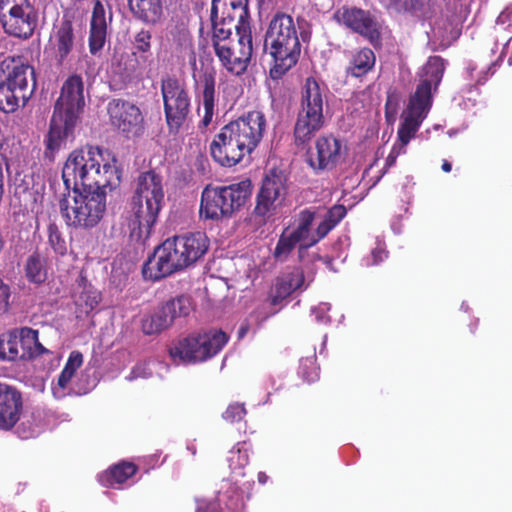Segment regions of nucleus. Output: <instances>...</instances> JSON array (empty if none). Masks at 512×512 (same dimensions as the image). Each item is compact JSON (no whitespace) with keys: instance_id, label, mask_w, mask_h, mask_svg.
<instances>
[{"instance_id":"obj_49","label":"nucleus","mask_w":512,"mask_h":512,"mask_svg":"<svg viewBox=\"0 0 512 512\" xmlns=\"http://www.w3.org/2000/svg\"><path fill=\"white\" fill-rule=\"evenodd\" d=\"M196 512H222L217 500H200Z\"/></svg>"},{"instance_id":"obj_33","label":"nucleus","mask_w":512,"mask_h":512,"mask_svg":"<svg viewBox=\"0 0 512 512\" xmlns=\"http://www.w3.org/2000/svg\"><path fill=\"white\" fill-rule=\"evenodd\" d=\"M228 463L231 469L232 480L237 482L238 477L245 476L244 467L248 464V453L239 444L229 451Z\"/></svg>"},{"instance_id":"obj_52","label":"nucleus","mask_w":512,"mask_h":512,"mask_svg":"<svg viewBox=\"0 0 512 512\" xmlns=\"http://www.w3.org/2000/svg\"><path fill=\"white\" fill-rule=\"evenodd\" d=\"M389 8L398 13L407 12V0H390Z\"/></svg>"},{"instance_id":"obj_42","label":"nucleus","mask_w":512,"mask_h":512,"mask_svg":"<svg viewBox=\"0 0 512 512\" xmlns=\"http://www.w3.org/2000/svg\"><path fill=\"white\" fill-rule=\"evenodd\" d=\"M124 73L126 77H138L142 74L139 61L135 53L127 56V61L124 67Z\"/></svg>"},{"instance_id":"obj_37","label":"nucleus","mask_w":512,"mask_h":512,"mask_svg":"<svg viewBox=\"0 0 512 512\" xmlns=\"http://www.w3.org/2000/svg\"><path fill=\"white\" fill-rule=\"evenodd\" d=\"M299 374L307 382H313L318 378L317 368L315 367V357L301 359Z\"/></svg>"},{"instance_id":"obj_29","label":"nucleus","mask_w":512,"mask_h":512,"mask_svg":"<svg viewBox=\"0 0 512 512\" xmlns=\"http://www.w3.org/2000/svg\"><path fill=\"white\" fill-rule=\"evenodd\" d=\"M315 218V213L309 209L302 210L297 217V226L293 230L288 229V233L293 236L296 241L301 243L300 247L306 243H308L311 239V236L314 233H311V226L313 224Z\"/></svg>"},{"instance_id":"obj_46","label":"nucleus","mask_w":512,"mask_h":512,"mask_svg":"<svg viewBox=\"0 0 512 512\" xmlns=\"http://www.w3.org/2000/svg\"><path fill=\"white\" fill-rule=\"evenodd\" d=\"M329 310V303H320L317 307L312 309V313L315 315V320L318 323L327 324L330 322V317L327 315Z\"/></svg>"},{"instance_id":"obj_19","label":"nucleus","mask_w":512,"mask_h":512,"mask_svg":"<svg viewBox=\"0 0 512 512\" xmlns=\"http://www.w3.org/2000/svg\"><path fill=\"white\" fill-rule=\"evenodd\" d=\"M342 159V144L332 135L321 136L316 140L315 153H311L308 163L315 171L332 170Z\"/></svg>"},{"instance_id":"obj_27","label":"nucleus","mask_w":512,"mask_h":512,"mask_svg":"<svg viewBox=\"0 0 512 512\" xmlns=\"http://www.w3.org/2000/svg\"><path fill=\"white\" fill-rule=\"evenodd\" d=\"M215 74L212 72L205 73L202 80V102L204 109V116L201 123L204 127H207L213 118L214 107H215Z\"/></svg>"},{"instance_id":"obj_61","label":"nucleus","mask_w":512,"mask_h":512,"mask_svg":"<svg viewBox=\"0 0 512 512\" xmlns=\"http://www.w3.org/2000/svg\"><path fill=\"white\" fill-rule=\"evenodd\" d=\"M276 312H277V310L272 311L270 314L264 316L262 320L266 319L267 317H269L272 314H275Z\"/></svg>"},{"instance_id":"obj_6","label":"nucleus","mask_w":512,"mask_h":512,"mask_svg":"<svg viewBox=\"0 0 512 512\" xmlns=\"http://www.w3.org/2000/svg\"><path fill=\"white\" fill-rule=\"evenodd\" d=\"M445 70L444 60L439 56L430 57L422 69L420 83L410 97L404 120L398 130L402 146L414 137L432 104V88L437 89Z\"/></svg>"},{"instance_id":"obj_22","label":"nucleus","mask_w":512,"mask_h":512,"mask_svg":"<svg viewBox=\"0 0 512 512\" xmlns=\"http://www.w3.org/2000/svg\"><path fill=\"white\" fill-rule=\"evenodd\" d=\"M107 21L105 9L100 0L94 3L89 31V51L92 55H97L104 47L107 40Z\"/></svg>"},{"instance_id":"obj_14","label":"nucleus","mask_w":512,"mask_h":512,"mask_svg":"<svg viewBox=\"0 0 512 512\" xmlns=\"http://www.w3.org/2000/svg\"><path fill=\"white\" fill-rule=\"evenodd\" d=\"M0 23L7 34L30 38L38 24L33 0H0Z\"/></svg>"},{"instance_id":"obj_20","label":"nucleus","mask_w":512,"mask_h":512,"mask_svg":"<svg viewBox=\"0 0 512 512\" xmlns=\"http://www.w3.org/2000/svg\"><path fill=\"white\" fill-rule=\"evenodd\" d=\"M339 20L348 28L367 38L371 43L379 40V24L370 14L359 8H344L338 12Z\"/></svg>"},{"instance_id":"obj_35","label":"nucleus","mask_w":512,"mask_h":512,"mask_svg":"<svg viewBox=\"0 0 512 512\" xmlns=\"http://www.w3.org/2000/svg\"><path fill=\"white\" fill-rule=\"evenodd\" d=\"M297 244L301 245L299 241H296V239L288 233V229H285L274 249L273 255L275 259L278 261H285Z\"/></svg>"},{"instance_id":"obj_21","label":"nucleus","mask_w":512,"mask_h":512,"mask_svg":"<svg viewBox=\"0 0 512 512\" xmlns=\"http://www.w3.org/2000/svg\"><path fill=\"white\" fill-rule=\"evenodd\" d=\"M21 396L13 388L0 383V428L9 429L19 420Z\"/></svg>"},{"instance_id":"obj_47","label":"nucleus","mask_w":512,"mask_h":512,"mask_svg":"<svg viewBox=\"0 0 512 512\" xmlns=\"http://www.w3.org/2000/svg\"><path fill=\"white\" fill-rule=\"evenodd\" d=\"M10 296V287L0 279V313L8 311Z\"/></svg>"},{"instance_id":"obj_39","label":"nucleus","mask_w":512,"mask_h":512,"mask_svg":"<svg viewBox=\"0 0 512 512\" xmlns=\"http://www.w3.org/2000/svg\"><path fill=\"white\" fill-rule=\"evenodd\" d=\"M246 415L244 404L234 403L230 404L226 411L223 413V418L231 423L238 422Z\"/></svg>"},{"instance_id":"obj_53","label":"nucleus","mask_w":512,"mask_h":512,"mask_svg":"<svg viewBox=\"0 0 512 512\" xmlns=\"http://www.w3.org/2000/svg\"><path fill=\"white\" fill-rule=\"evenodd\" d=\"M41 431V428L39 427V425H35L34 427L30 428L29 431H20L19 430V434L22 438H31V437H35L37 436Z\"/></svg>"},{"instance_id":"obj_41","label":"nucleus","mask_w":512,"mask_h":512,"mask_svg":"<svg viewBox=\"0 0 512 512\" xmlns=\"http://www.w3.org/2000/svg\"><path fill=\"white\" fill-rule=\"evenodd\" d=\"M387 258V252L384 247L378 243L377 246L371 251L369 257L364 258L363 262L365 266L377 265Z\"/></svg>"},{"instance_id":"obj_2","label":"nucleus","mask_w":512,"mask_h":512,"mask_svg":"<svg viewBox=\"0 0 512 512\" xmlns=\"http://www.w3.org/2000/svg\"><path fill=\"white\" fill-rule=\"evenodd\" d=\"M62 179L66 190H112L120 184L121 174L114 158H105L99 147H86L69 155Z\"/></svg>"},{"instance_id":"obj_59","label":"nucleus","mask_w":512,"mask_h":512,"mask_svg":"<svg viewBox=\"0 0 512 512\" xmlns=\"http://www.w3.org/2000/svg\"><path fill=\"white\" fill-rule=\"evenodd\" d=\"M0 184H1V197L3 196V167L2 162H0Z\"/></svg>"},{"instance_id":"obj_56","label":"nucleus","mask_w":512,"mask_h":512,"mask_svg":"<svg viewBox=\"0 0 512 512\" xmlns=\"http://www.w3.org/2000/svg\"><path fill=\"white\" fill-rule=\"evenodd\" d=\"M247 330H248L247 326L242 325V326L240 327L239 331H238V337H239V338H243V337H244V335L247 333Z\"/></svg>"},{"instance_id":"obj_10","label":"nucleus","mask_w":512,"mask_h":512,"mask_svg":"<svg viewBox=\"0 0 512 512\" xmlns=\"http://www.w3.org/2000/svg\"><path fill=\"white\" fill-rule=\"evenodd\" d=\"M5 80L0 83V110L12 113L25 106L34 93L36 79L34 68L20 60L2 62Z\"/></svg>"},{"instance_id":"obj_54","label":"nucleus","mask_w":512,"mask_h":512,"mask_svg":"<svg viewBox=\"0 0 512 512\" xmlns=\"http://www.w3.org/2000/svg\"><path fill=\"white\" fill-rule=\"evenodd\" d=\"M396 157H397V154H394V152L392 151L388 157L386 158V165L387 166H391L395 163L396 161Z\"/></svg>"},{"instance_id":"obj_24","label":"nucleus","mask_w":512,"mask_h":512,"mask_svg":"<svg viewBox=\"0 0 512 512\" xmlns=\"http://www.w3.org/2000/svg\"><path fill=\"white\" fill-rule=\"evenodd\" d=\"M74 48V33L71 22L64 21L55 33L53 40L54 60L63 66Z\"/></svg>"},{"instance_id":"obj_30","label":"nucleus","mask_w":512,"mask_h":512,"mask_svg":"<svg viewBox=\"0 0 512 512\" xmlns=\"http://www.w3.org/2000/svg\"><path fill=\"white\" fill-rule=\"evenodd\" d=\"M19 337H17V329L12 330L0 336V360L16 361L22 360V350L18 349Z\"/></svg>"},{"instance_id":"obj_48","label":"nucleus","mask_w":512,"mask_h":512,"mask_svg":"<svg viewBox=\"0 0 512 512\" xmlns=\"http://www.w3.org/2000/svg\"><path fill=\"white\" fill-rule=\"evenodd\" d=\"M83 363V355L78 351H72L70 356L64 366V369L70 371L72 374H75L76 370Z\"/></svg>"},{"instance_id":"obj_38","label":"nucleus","mask_w":512,"mask_h":512,"mask_svg":"<svg viewBox=\"0 0 512 512\" xmlns=\"http://www.w3.org/2000/svg\"><path fill=\"white\" fill-rule=\"evenodd\" d=\"M334 227L335 226L332 225V223L328 222L327 218L324 217V219L317 226L314 235L311 236L310 241L308 243L302 245L299 248V250L302 251L303 249H306L310 246L315 245L321 239H323Z\"/></svg>"},{"instance_id":"obj_9","label":"nucleus","mask_w":512,"mask_h":512,"mask_svg":"<svg viewBox=\"0 0 512 512\" xmlns=\"http://www.w3.org/2000/svg\"><path fill=\"white\" fill-rule=\"evenodd\" d=\"M326 89L314 78H307L302 88L300 110L294 126L296 145L307 144L324 126Z\"/></svg>"},{"instance_id":"obj_3","label":"nucleus","mask_w":512,"mask_h":512,"mask_svg":"<svg viewBox=\"0 0 512 512\" xmlns=\"http://www.w3.org/2000/svg\"><path fill=\"white\" fill-rule=\"evenodd\" d=\"M164 205L162 177L154 171L141 173L136 188L123 214V228L131 241L144 244Z\"/></svg>"},{"instance_id":"obj_55","label":"nucleus","mask_w":512,"mask_h":512,"mask_svg":"<svg viewBox=\"0 0 512 512\" xmlns=\"http://www.w3.org/2000/svg\"><path fill=\"white\" fill-rule=\"evenodd\" d=\"M451 169H452V165H451V163H449L448 161H446V160H445V161L443 162V164H442V170H443L444 172H450V171H451Z\"/></svg>"},{"instance_id":"obj_51","label":"nucleus","mask_w":512,"mask_h":512,"mask_svg":"<svg viewBox=\"0 0 512 512\" xmlns=\"http://www.w3.org/2000/svg\"><path fill=\"white\" fill-rule=\"evenodd\" d=\"M74 374H72L70 371L63 368L62 372L60 373L57 381V385L60 389H65L69 382L71 381Z\"/></svg>"},{"instance_id":"obj_45","label":"nucleus","mask_w":512,"mask_h":512,"mask_svg":"<svg viewBox=\"0 0 512 512\" xmlns=\"http://www.w3.org/2000/svg\"><path fill=\"white\" fill-rule=\"evenodd\" d=\"M152 375V372L151 370L149 369L148 367V364L143 362V363H139L137 364L133 369L132 371L130 372V374L126 377V379L128 381H132V380H135L137 378H148Z\"/></svg>"},{"instance_id":"obj_60","label":"nucleus","mask_w":512,"mask_h":512,"mask_svg":"<svg viewBox=\"0 0 512 512\" xmlns=\"http://www.w3.org/2000/svg\"><path fill=\"white\" fill-rule=\"evenodd\" d=\"M260 7L268 4L271 0H257Z\"/></svg>"},{"instance_id":"obj_50","label":"nucleus","mask_w":512,"mask_h":512,"mask_svg":"<svg viewBox=\"0 0 512 512\" xmlns=\"http://www.w3.org/2000/svg\"><path fill=\"white\" fill-rule=\"evenodd\" d=\"M430 0H407V12L417 14L423 12Z\"/></svg>"},{"instance_id":"obj_34","label":"nucleus","mask_w":512,"mask_h":512,"mask_svg":"<svg viewBox=\"0 0 512 512\" xmlns=\"http://www.w3.org/2000/svg\"><path fill=\"white\" fill-rule=\"evenodd\" d=\"M170 326V319H167L162 308L154 314L144 317L142 320V331L146 335L158 334Z\"/></svg>"},{"instance_id":"obj_13","label":"nucleus","mask_w":512,"mask_h":512,"mask_svg":"<svg viewBox=\"0 0 512 512\" xmlns=\"http://www.w3.org/2000/svg\"><path fill=\"white\" fill-rule=\"evenodd\" d=\"M227 341L228 336L223 331H209L183 339L170 348L169 354L176 364L205 361L217 354Z\"/></svg>"},{"instance_id":"obj_40","label":"nucleus","mask_w":512,"mask_h":512,"mask_svg":"<svg viewBox=\"0 0 512 512\" xmlns=\"http://www.w3.org/2000/svg\"><path fill=\"white\" fill-rule=\"evenodd\" d=\"M151 33L148 30L142 29L134 38V47L139 52H148L151 48Z\"/></svg>"},{"instance_id":"obj_4","label":"nucleus","mask_w":512,"mask_h":512,"mask_svg":"<svg viewBox=\"0 0 512 512\" xmlns=\"http://www.w3.org/2000/svg\"><path fill=\"white\" fill-rule=\"evenodd\" d=\"M209 239L203 232L166 239L148 258L142 272L145 278L159 280L194 265L208 251Z\"/></svg>"},{"instance_id":"obj_16","label":"nucleus","mask_w":512,"mask_h":512,"mask_svg":"<svg viewBox=\"0 0 512 512\" xmlns=\"http://www.w3.org/2000/svg\"><path fill=\"white\" fill-rule=\"evenodd\" d=\"M213 48L223 67L235 75H241L246 71L252 56V37L250 32L244 31L241 34L239 30V38L235 46H231L230 42L221 45L215 43Z\"/></svg>"},{"instance_id":"obj_63","label":"nucleus","mask_w":512,"mask_h":512,"mask_svg":"<svg viewBox=\"0 0 512 512\" xmlns=\"http://www.w3.org/2000/svg\"><path fill=\"white\" fill-rule=\"evenodd\" d=\"M143 209H146V203L143 202Z\"/></svg>"},{"instance_id":"obj_28","label":"nucleus","mask_w":512,"mask_h":512,"mask_svg":"<svg viewBox=\"0 0 512 512\" xmlns=\"http://www.w3.org/2000/svg\"><path fill=\"white\" fill-rule=\"evenodd\" d=\"M374 64V52L369 48H363L353 53L348 71L354 77H361L370 71Z\"/></svg>"},{"instance_id":"obj_44","label":"nucleus","mask_w":512,"mask_h":512,"mask_svg":"<svg viewBox=\"0 0 512 512\" xmlns=\"http://www.w3.org/2000/svg\"><path fill=\"white\" fill-rule=\"evenodd\" d=\"M49 242L54 250L59 254H64L66 251L65 241L62 239L60 233L56 228H49Z\"/></svg>"},{"instance_id":"obj_1","label":"nucleus","mask_w":512,"mask_h":512,"mask_svg":"<svg viewBox=\"0 0 512 512\" xmlns=\"http://www.w3.org/2000/svg\"><path fill=\"white\" fill-rule=\"evenodd\" d=\"M266 125L265 115L258 110L229 122L210 144L212 158L221 166H235L260 144Z\"/></svg>"},{"instance_id":"obj_5","label":"nucleus","mask_w":512,"mask_h":512,"mask_svg":"<svg viewBox=\"0 0 512 512\" xmlns=\"http://www.w3.org/2000/svg\"><path fill=\"white\" fill-rule=\"evenodd\" d=\"M84 107L83 82L80 76L73 75L63 84L50 122V129L45 140L46 153L53 156L66 147L74 138V128Z\"/></svg>"},{"instance_id":"obj_11","label":"nucleus","mask_w":512,"mask_h":512,"mask_svg":"<svg viewBox=\"0 0 512 512\" xmlns=\"http://www.w3.org/2000/svg\"><path fill=\"white\" fill-rule=\"evenodd\" d=\"M251 195V182L244 180L227 186L206 187L201 196L200 216L219 220L240 210Z\"/></svg>"},{"instance_id":"obj_8","label":"nucleus","mask_w":512,"mask_h":512,"mask_svg":"<svg viewBox=\"0 0 512 512\" xmlns=\"http://www.w3.org/2000/svg\"><path fill=\"white\" fill-rule=\"evenodd\" d=\"M59 201L62 218L67 226L91 229L98 225L106 212L107 190H67Z\"/></svg>"},{"instance_id":"obj_31","label":"nucleus","mask_w":512,"mask_h":512,"mask_svg":"<svg viewBox=\"0 0 512 512\" xmlns=\"http://www.w3.org/2000/svg\"><path fill=\"white\" fill-rule=\"evenodd\" d=\"M161 308L167 319H170V325H172L177 318L186 317L190 314L192 302L190 297L181 295L167 301Z\"/></svg>"},{"instance_id":"obj_25","label":"nucleus","mask_w":512,"mask_h":512,"mask_svg":"<svg viewBox=\"0 0 512 512\" xmlns=\"http://www.w3.org/2000/svg\"><path fill=\"white\" fill-rule=\"evenodd\" d=\"M17 337H19V346H21L23 358L22 360L32 359L42 354L48 353V350L39 342L38 331L29 327L17 329Z\"/></svg>"},{"instance_id":"obj_32","label":"nucleus","mask_w":512,"mask_h":512,"mask_svg":"<svg viewBox=\"0 0 512 512\" xmlns=\"http://www.w3.org/2000/svg\"><path fill=\"white\" fill-rule=\"evenodd\" d=\"M26 277L30 282L41 284L47 279L46 259L40 254L30 255L25 264Z\"/></svg>"},{"instance_id":"obj_57","label":"nucleus","mask_w":512,"mask_h":512,"mask_svg":"<svg viewBox=\"0 0 512 512\" xmlns=\"http://www.w3.org/2000/svg\"><path fill=\"white\" fill-rule=\"evenodd\" d=\"M99 302V296L98 295H94L93 298L91 299V301L88 303L90 308L92 309L95 305H97Z\"/></svg>"},{"instance_id":"obj_7","label":"nucleus","mask_w":512,"mask_h":512,"mask_svg":"<svg viewBox=\"0 0 512 512\" xmlns=\"http://www.w3.org/2000/svg\"><path fill=\"white\" fill-rule=\"evenodd\" d=\"M264 46L274 60L270 70L272 78H280L297 63L301 45L291 16H274L266 32Z\"/></svg>"},{"instance_id":"obj_17","label":"nucleus","mask_w":512,"mask_h":512,"mask_svg":"<svg viewBox=\"0 0 512 512\" xmlns=\"http://www.w3.org/2000/svg\"><path fill=\"white\" fill-rule=\"evenodd\" d=\"M107 111L113 127L128 137L140 136L144 132V115L134 103L124 99H113Z\"/></svg>"},{"instance_id":"obj_58","label":"nucleus","mask_w":512,"mask_h":512,"mask_svg":"<svg viewBox=\"0 0 512 512\" xmlns=\"http://www.w3.org/2000/svg\"><path fill=\"white\" fill-rule=\"evenodd\" d=\"M267 478H268V477H267V475H266L265 473H263V472H260V473L258 474V481H259L260 483H262V484L266 483Z\"/></svg>"},{"instance_id":"obj_26","label":"nucleus","mask_w":512,"mask_h":512,"mask_svg":"<svg viewBox=\"0 0 512 512\" xmlns=\"http://www.w3.org/2000/svg\"><path fill=\"white\" fill-rule=\"evenodd\" d=\"M133 15L146 23H156L162 15L161 0H128Z\"/></svg>"},{"instance_id":"obj_62","label":"nucleus","mask_w":512,"mask_h":512,"mask_svg":"<svg viewBox=\"0 0 512 512\" xmlns=\"http://www.w3.org/2000/svg\"><path fill=\"white\" fill-rule=\"evenodd\" d=\"M25 425L24 422L21 423L20 427L18 429H20L21 427H23Z\"/></svg>"},{"instance_id":"obj_18","label":"nucleus","mask_w":512,"mask_h":512,"mask_svg":"<svg viewBox=\"0 0 512 512\" xmlns=\"http://www.w3.org/2000/svg\"><path fill=\"white\" fill-rule=\"evenodd\" d=\"M286 195V179L281 173L272 172L267 175L257 195L255 213L269 216L279 208Z\"/></svg>"},{"instance_id":"obj_12","label":"nucleus","mask_w":512,"mask_h":512,"mask_svg":"<svg viewBox=\"0 0 512 512\" xmlns=\"http://www.w3.org/2000/svg\"><path fill=\"white\" fill-rule=\"evenodd\" d=\"M248 19V0H212L211 22L213 28L212 46L215 43H229L232 30L239 35L246 30Z\"/></svg>"},{"instance_id":"obj_15","label":"nucleus","mask_w":512,"mask_h":512,"mask_svg":"<svg viewBox=\"0 0 512 512\" xmlns=\"http://www.w3.org/2000/svg\"><path fill=\"white\" fill-rule=\"evenodd\" d=\"M161 92L167 124L170 130L178 131L190 112L188 92L183 84L170 77L162 80Z\"/></svg>"},{"instance_id":"obj_43","label":"nucleus","mask_w":512,"mask_h":512,"mask_svg":"<svg viewBox=\"0 0 512 512\" xmlns=\"http://www.w3.org/2000/svg\"><path fill=\"white\" fill-rule=\"evenodd\" d=\"M346 213L345 206L334 205L327 211L325 218H327L328 222L332 223V225L336 226L345 217Z\"/></svg>"},{"instance_id":"obj_36","label":"nucleus","mask_w":512,"mask_h":512,"mask_svg":"<svg viewBox=\"0 0 512 512\" xmlns=\"http://www.w3.org/2000/svg\"><path fill=\"white\" fill-rule=\"evenodd\" d=\"M135 472L136 467L132 463L116 465L109 471L107 484L113 486L114 484L124 483L128 478L133 476Z\"/></svg>"},{"instance_id":"obj_23","label":"nucleus","mask_w":512,"mask_h":512,"mask_svg":"<svg viewBox=\"0 0 512 512\" xmlns=\"http://www.w3.org/2000/svg\"><path fill=\"white\" fill-rule=\"evenodd\" d=\"M304 285V275L299 269L281 275L275 284L270 295V305L276 306L294 291L302 289Z\"/></svg>"}]
</instances>
